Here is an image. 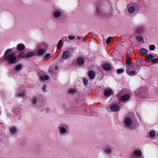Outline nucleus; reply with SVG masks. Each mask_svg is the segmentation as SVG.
<instances>
[{"instance_id": "nucleus-27", "label": "nucleus", "mask_w": 158, "mask_h": 158, "mask_svg": "<svg viewBox=\"0 0 158 158\" xmlns=\"http://www.w3.org/2000/svg\"><path fill=\"white\" fill-rule=\"evenodd\" d=\"M83 81L85 85H87L88 82V81L87 79L85 77L83 78Z\"/></svg>"}, {"instance_id": "nucleus-15", "label": "nucleus", "mask_w": 158, "mask_h": 158, "mask_svg": "<svg viewBox=\"0 0 158 158\" xmlns=\"http://www.w3.org/2000/svg\"><path fill=\"white\" fill-rule=\"evenodd\" d=\"M125 123L126 125L129 126L131 124V120L129 118H127L125 120Z\"/></svg>"}, {"instance_id": "nucleus-33", "label": "nucleus", "mask_w": 158, "mask_h": 158, "mask_svg": "<svg viewBox=\"0 0 158 158\" xmlns=\"http://www.w3.org/2000/svg\"><path fill=\"white\" fill-rule=\"evenodd\" d=\"M24 95V91H23L20 93L18 92L17 95L18 96H23Z\"/></svg>"}, {"instance_id": "nucleus-34", "label": "nucleus", "mask_w": 158, "mask_h": 158, "mask_svg": "<svg viewBox=\"0 0 158 158\" xmlns=\"http://www.w3.org/2000/svg\"><path fill=\"white\" fill-rule=\"evenodd\" d=\"M111 39L112 38L111 37H108L106 40V43L107 44L110 43L111 41Z\"/></svg>"}, {"instance_id": "nucleus-5", "label": "nucleus", "mask_w": 158, "mask_h": 158, "mask_svg": "<svg viewBox=\"0 0 158 158\" xmlns=\"http://www.w3.org/2000/svg\"><path fill=\"white\" fill-rule=\"evenodd\" d=\"M45 50L44 48H39L36 51L37 54L40 56H42L45 53Z\"/></svg>"}, {"instance_id": "nucleus-13", "label": "nucleus", "mask_w": 158, "mask_h": 158, "mask_svg": "<svg viewBox=\"0 0 158 158\" xmlns=\"http://www.w3.org/2000/svg\"><path fill=\"white\" fill-rule=\"evenodd\" d=\"M128 12L131 13H132L134 12L135 9L133 6H130V5H128Z\"/></svg>"}, {"instance_id": "nucleus-41", "label": "nucleus", "mask_w": 158, "mask_h": 158, "mask_svg": "<svg viewBox=\"0 0 158 158\" xmlns=\"http://www.w3.org/2000/svg\"><path fill=\"white\" fill-rule=\"evenodd\" d=\"M43 90L44 92H46V86L45 85H44L42 87Z\"/></svg>"}, {"instance_id": "nucleus-7", "label": "nucleus", "mask_w": 158, "mask_h": 158, "mask_svg": "<svg viewBox=\"0 0 158 158\" xmlns=\"http://www.w3.org/2000/svg\"><path fill=\"white\" fill-rule=\"evenodd\" d=\"M25 48L24 45L22 43L19 44L17 46V49L19 51L23 50Z\"/></svg>"}, {"instance_id": "nucleus-38", "label": "nucleus", "mask_w": 158, "mask_h": 158, "mask_svg": "<svg viewBox=\"0 0 158 158\" xmlns=\"http://www.w3.org/2000/svg\"><path fill=\"white\" fill-rule=\"evenodd\" d=\"M143 31V28L141 27L138 29L137 31L138 32L140 33L142 32Z\"/></svg>"}, {"instance_id": "nucleus-43", "label": "nucleus", "mask_w": 158, "mask_h": 158, "mask_svg": "<svg viewBox=\"0 0 158 158\" xmlns=\"http://www.w3.org/2000/svg\"><path fill=\"white\" fill-rule=\"evenodd\" d=\"M46 110L47 112H49L50 111V109L48 108H47L46 109Z\"/></svg>"}, {"instance_id": "nucleus-45", "label": "nucleus", "mask_w": 158, "mask_h": 158, "mask_svg": "<svg viewBox=\"0 0 158 158\" xmlns=\"http://www.w3.org/2000/svg\"><path fill=\"white\" fill-rule=\"evenodd\" d=\"M81 37L80 36H78L77 37V39H81Z\"/></svg>"}, {"instance_id": "nucleus-16", "label": "nucleus", "mask_w": 158, "mask_h": 158, "mask_svg": "<svg viewBox=\"0 0 158 158\" xmlns=\"http://www.w3.org/2000/svg\"><path fill=\"white\" fill-rule=\"evenodd\" d=\"M139 52L142 56H143L144 54H146L148 52L147 50L145 48H141L140 49Z\"/></svg>"}, {"instance_id": "nucleus-22", "label": "nucleus", "mask_w": 158, "mask_h": 158, "mask_svg": "<svg viewBox=\"0 0 158 158\" xmlns=\"http://www.w3.org/2000/svg\"><path fill=\"white\" fill-rule=\"evenodd\" d=\"M134 155L137 156H140L141 155V152L139 150H136L134 152Z\"/></svg>"}, {"instance_id": "nucleus-44", "label": "nucleus", "mask_w": 158, "mask_h": 158, "mask_svg": "<svg viewBox=\"0 0 158 158\" xmlns=\"http://www.w3.org/2000/svg\"><path fill=\"white\" fill-rule=\"evenodd\" d=\"M58 69V67L56 66H55V70H57V69Z\"/></svg>"}, {"instance_id": "nucleus-37", "label": "nucleus", "mask_w": 158, "mask_h": 158, "mask_svg": "<svg viewBox=\"0 0 158 158\" xmlns=\"http://www.w3.org/2000/svg\"><path fill=\"white\" fill-rule=\"evenodd\" d=\"M50 56V54H46L44 56V60L47 59L48 58H49Z\"/></svg>"}, {"instance_id": "nucleus-14", "label": "nucleus", "mask_w": 158, "mask_h": 158, "mask_svg": "<svg viewBox=\"0 0 158 158\" xmlns=\"http://www.w3.org/2000/svg\"><path fill=\"white\" fill-rule=\"evenodd\" d=\"M77 90L76 88H70L68 90V92L70 94H73L77 92Z\"/></svg>"}, {"instance_id": "nucleus-18", "label": "nucleus", "mask_w": 158, "mask_h": 158, "mask_svg": "<svg viewBox=\"0 0 158 158\" xmlns=\"http://www.w3.org/2000/svg\"><path fill=\"white\" fill-rule=\"evenodd\" d=\"M95 73L93 71H89V78L92 79L95 77Z\"/></svg>"}, {"instance_id": "nucleus-26", "label": "nucleus", "mask_w": 158, "mask_h": 158, "mask_svg": "<svg viewBox=\"0 0 158 158\" xmlns=\"http://www.w3.org/2000/svg\"><path fill=\"white\" fill-rule=\"evenodd\" d=\"M22 67V65L21 64H19L15 66V70L16 71H19L21 69Z\"/></svg>"}, {"instance_id": "nucleus-25", "label": "nucleus", "mask_w": 158, "mask_h": 158, "mask_svg": "<svg viewBox=\"0 0 158 158\" xmlns=\"http://www.w3.org/2000/svg\"><path fill=\"white\" fill-rule=\"evenodd\" d=\"M112 151V150L111 148L109 147L106 148L105 150V152L108 154H110Z\"/></svg>"}, {"instance_id": "nucleus-2", "label": "nucleus", "mask_w": 158, "mask_h": 158, "mask_svg": "<svg viewBox=\"0 0 158 158\" xmlns=\"http://www.w3.org/2000/svg\"><path fill=\"white\" fill-rule=\"evenodd\" d=\"M58 130L59 134L61 135L67 134L68 129L66 126L64 125L60 126L58 127Z\"/></svg>"}, {"instance_id": "nucleus-11", "label": "nucleus", "mask_w": 158, "mask_h": 158, "mask_svg": "<svg viewBox=\"0 0 158 158\" xmlns=\"http://www.w3.org/2000/svg\"><path fill=\"white\" fill-rule=\"evenodd\" d=\"M32 104L33 105H35L38 102L37 98L35 97H33L31 100Z\"/></svg>"}, {"instance_id": "nucleus-9", "label": "nucleus", "mask_w": 158, "mask_h": 158, "mask_svg": "<svg viewBox=\"0 0 158 158\" xmlns=\"http://www.w3.org/2000/svg\"><path fill=\"white\" fill-rule=\"evenodd\" d=\"M153 57L154 56L152 55L148 54L146 57L145 60L147 62H149L150 61L152 62V60L153 59Z\"/></svg>"}, {"instance_id": "nucleus-23", "label": "nucleus", "mask_w": 158, "mask_h": 158, "mask_svg": "<svg viewBox=\"0 0 158 158\" xmlns=\"http://www.w3.org/2000/svg\"><path fill=\"white\" fill-rule=\"evenodd\" d=\"M19 57H22L23 58H25L26 59L27 58V54H25V53L23 52H22L19 55Z\"/></svg>"}, {"instance_id": "nucleus-36", "label": "nucleus", "mask_w": 158, "mask_h": 158, "mask_svg": "<svg viewBox=\"0 0 158 158\" xmlns=\"http://www.w3.org/2000/svg\"><path fill=\"white\" fill-rule=\"evenodd\" d=\"M152 62L153 63H158V58H154L152 60Z\"/></svg>"}, {"instance_id": "nucleus-35", "label": "nucleus", "mask_w": 158, "mask_h": 158, "mask_svg": "<svg viewBox=\"0 0 158 158\" xmlns=\"http://www.w3.org/2000/svg\"><path fill=\"white\" fill-rule=\"evenodd\" d=\"M124 71V70L123 69H119L117 70V72L118 74L122 73Z\"/></svg>"}, {"instance_id": "nucleus-42", "label": "nucleus", "mask_w": 158, "mask_h": 158, "mask_svg": "<svg viewBox=\"0 0 158 158\" xmlns=\"http://www.w3.org/2000/svg\"><path fill=\"white\" fill-rule=\"evenodd\" d=\"M131 62V59H128L127 60V64H130Z\"/></svg>"}, {"instance_id": "nucleus-46", "label": "nucleus", "mask_w": 158, "mask_h": 158, "mask_svg": "<svg viewBox=\"0 0 158 158\" xmlns=\"http://www.w3.org/2000/svg\"><path fill=\"white\" fill-rule=\"evenodd\" d=\"M88 75L89 76V72L88 73Z\"/></svg>"}, {"instance_id": "nucleus-17", "label": "nucleus", "mask_w": 158, "mask_h": 158, "mask_svg": "<svg viewBox=\"0 0 158 158\" xmlns=\"http://www.w3.org/2000/svg\"><path fill=\"white\" fill-rule=\"evenodd\" d=\"M130 96L128 94H125L121 97V99L123 101L128 100Z\"/></svg>"}, {"instance_id": "nucleus-6", "label": "nucleus", "mask_w": 158, "mask_h": 158, "mask_svg": "<svg viewBox=\"0 0 158 158\" xmlns=\"http://www.w3.org/2000/svg\"><path fill=\"white\" fill-rule=\"evenodd\" d=\"M113 91L111 89H106L104 91V94L107 97L110 96L112 93Z\"/></svg>"}, {"instance_id": "nucleus-24", "label": "nucleus", "mask_w": 158, "mask_h": 158, "mask_svg": "<svg viewBox=\"0 0 158 158\" xmlns=\"http://www.w3.org/2000/svg\"><path fill=\"white\" fill-rule=\"evenodd\" d=\"M103 69L106 70H108L110 68V66L108 64H105L103 66Z\"/></svg>"}, {"instance_id": "nucleus-10", "label": "nucleus", "mask_w": 158, "mask_h": 158, "mask_svg": "<svg viewBox=\"0 0 158 158\" xmlns=\"http://www.w3.org/2000/svg\"><path fill=\"white\" fill-rule=\"evenodd\" d=\"M127 73L130 76H134L137 74V73L135 71L131 70L128 69L127 71Z\"/></svg>"}, {"instance_id": "nucleus-12", "label": "nucleus", "mask_w": 158, "mask_h": 158, "mask_svg": "<svg viewBox=\"0 0 158 158\" xmlns=\"http://www.w3.org/2000/svg\"><path fill=\"white\" fill-rule=\"evenodd\" d=\"M77 63L79 65H82L84 63L83 59L81 57L78 58L77 60Z\"/></svg>"}, {"instance_id": "nucleus-30", "label": "nucleus", "mask_w": 158, "mask_h": 158, "mask_svg": "<svg viewBox=\"0 0 158 158\" xmlns=\"http://www.w3.org/2000/svg\"><path fill=\"white\" fill-rule=\"evenodd\" d=\"M155 135V131H152L150 133V136L151 137H153Z\"/></svg>"}, {"instance_id": "nucleus-40", "label": "nucleus", "mask_w": 158, "mask_h": 158, "mask_svg": "<svg viewBox=\"0 0 158 158\" xmlns=\"http://www.w3.org/2000/svg\"><path fill=\"white\" fill-rule=\"evenodd\" d=\"M75 36L73 35H70L68 37L69 39L70 40H73L75 39Z\"/></svg>"}, {"instance_id": "nucleus-28", "label": "nucleus", "mask_w": 158, "mask_h": 158, "mask_svg": "<svg viewBox=\"0 0 158 158\" xmlns=\"http://www.w3.org/2000/svg\"><path fill=\"white\" fill-rule=\"evenodd\" d=\"M16 131V129L14 127H13L10 129V131L13 134L15 133Z\"/></svg>"}, {"instance_id": "nucleus-20", "label": "nucleus", "mask_w": 158, "mask_h": 158, "mask_svg": "<svg viewBox=\"0 0 158 158\" xmlns=\"http://www.w3.org/2000/svg\"><path fill=\"white\" fill-rule=\"evenodd\" d=\"M35 53L34 52L30 51L27 52L26 54L27 58L32 56L35 55Z\"/></svg>"}, {"instance_id": "nucleus-31", "label": "nucleus", "mask_w": 158, "mask_h": 158, "mask_svg": "<svg viewBox=\"0 0 158 158\" xmlns=\"http://www.w3.org/2000/svg\"><path fill=\"white\" fill-rule=\"evenodd\" d=\"M12 49L10 48L7 49L5 52L4 56H6L11 51V50Z\"/></svg>"}, {"instance_id": "nucleus-8", "label": "nucleus", "mask_w": 158, "mask_h": 158, "mask_svg": "<svg viewBox=\"0 0 158 158\" xmlns=\"http://www.w3.org/2000/svg\"><path fill=\"white\" fill-rule=\"evenodd\" d=\"M61 13L60 11L56 10L53 13V15L56 18H58L61 16Z\"/></svg>"}, {"instance_id": "nucleus-3", "label": "nucleus", "mask_w": 158, "mask_h": 158, "mask_svg": "<svg viewBox=\"0 0 158 158\" xmlns=\"http://www.w3.org/2000/svg\"><path fill=\"white\" fill-rule=\"evenodd\" d=\"M70 56L69 52V51H66L64 52L62 54V57L64 59H68Z\"/></svg>"}, {"instance_id": "nucleus-1", "label": "nucleus", "mask_w": 158, "mask_h": 158, "mask_svg": "<svg viewBox=\"0 0 158 158\" xmlns=\"http://www.w3.org/2000/svg\"><path fill=\"white\" fill-rule=\"evenodd\" d=\"M5 60H8L11 63H15L18 62L15 53H12L8 56L5 57Z\"/></svg>"}, {"instance_id": "nucleus-29", "label": "nucleus", "mask_w": 158, "mask_h": 158, "mask_svg": "<svg viewBox=\"0 0 158 158\" xmlns=\"http://www.w3.org/2000/svg\"><path fill=\"white\" fill-rule=\"evenodd\" d=\"M58 47L60 48L62 46V40H60L59 41L57 44Z\"/></svg>"}, {"instance_id": "nucleus-4", "label": "nucleus", "mask_w": 158, "mask_h": 158, "mask_svg": "<svg viewBox=\"0 0 158 158\" xmlns=\"http://www.w3.org/2000/svg\"><path fill=\"white\" fill-rule=\"evenodd\" d=\"M110 109L113 111H116L119 110L118 106L116 104L112 105L110 107Z\"/></svg>"}, {"instance_id": "nucleus-21", "label": "nucleus", "mask_w": 158, "mask_h": 158, "mask_svg": "<svg viewBox=\"0 0 158 158\" xmlns=\"http://www.w3.org/2000/svg\"><path fill=\"white\" fill-rule=\"evenodd\" d=\"M136 39L139 41L143 43L144 41L143 38L141 36H137L136 37Z\"/></svg>"}, {"instance_id": "nucleus-32", "label": "nucleus", "mask_w": 158, "mask_h": 158, "mask_svg": "<svg viewBox=\"0 0 158 158\" xmlns=\"http://www.w3.org/2000/svg\"><path fill=\"white\" fill-rule=\"evenodd\" d=\"M102 13V10L100 9H98L96 10L97 14L98 15H100Z\"/></svg>"}, {"instance_id": "nucleus-39", "label": "nucleus", "mask_w": 158, "mask_h": 158, "mask_svg": "<svg viewBox=\"0 0 158 158\" xmlns=\"http://www.w3.org/2000/svg\"><path fill=\"white\" fill-rule=\"evenodd\" d=\"M149 49L151 50H153L155 49V46L153 45H151L149 46Z\"/></svg>"}, {"instance_id": "nucleus-19", "label": "nucleus", "mask_w": 158, "mask_h": 158, "mask_svg": "<svg viewBox=\"0 0 158 158\" xmlns=\"http://www.w3.org/2000/svg\"><path fill=\"white\" fill-rule=\"evenodd\" d=\"M49 78V76L48 75H45L44 77L41 76L40 79L41 81H42L44 80H48Z\"/></svg>"}]
</instances>
